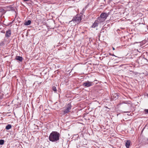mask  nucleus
I'll return each instance as SVG.
<instances>
[{
    "label": "nucleus",
    "instance_id": "nucleus-22",
    "mask_svg": "<svg viewBox=\"0 0 148 148\" xmlns=\"http://www.w3.org/2000/svg\"><path fill=\"white\" fill-rule=\"evenodd\" d=\"M127 112H126V113Z\"/></svg>",
    "mask_w": 148,
    "mask_h": 148
},
{
    "label": "nucleus",
    "instance_id": "nucleus-13",
    "mask_svg": "<svg viewBox=\"0 0 148 148\" xmlns=\"http://www.w3.org/2000/svg\"><path fill=\"white\" fill-rule=\"evenodd\" d=\"M12 127V125H11L8 124V125H7L5 129L6 130H8L10 129Z\"/></svg>",
    "mask_w": 148,
    "mask_h": 148
},
{
    "label": "nucleus",
    "instance_id": "nucleus-5",
    "mask_svg": "<svg viewBox=\"0 0 148 148\" xmlns=\"http://www.w3.org/2000/svg\"><path fill=\"white\" fill-rule=\"evenodd\" d=\"M108 14L106 13H102L100 15V16L103 19L105 20L108 16Z\"/></svg>",
    "mask_w": 148,
    "mask_h": 148
},
{
    "label": "nucleus",
    "instance_id": "nucleus-23",
    "mask_svg": "<svg viewBox=\"0 0 148 148\" xmlns=\"http://www.w3.org/2000/svg\"><path fill=\"white\" fill-rule=\"evenodd\" d=\"M147 140L148 141V138H147Z\"/></svg>",
    "mask_w": 148,
    "mask_h": 148
},
{
    "label": "nucleus",
    "instance_id": "nucleus-20",
    "mask_svg": "<svg viewBox=\"0 0 148 148\" xmlns=\"http://www.w3.org/2000/svg\"><path fill=\"white\" fill-rule=\"evenodd\" d=\"M112 56H114V54L112 55Z\"/></svg>",
    "mask_w": 148,
    "mask_h": 148
},
{
    "label": "nucleus",
    "instance_id": "nucleus-6",
    "mask_svg": "<svg viewBox=\"0 0 148 148\" xmlns=\"http://www.w3.org/2000/svg\"><path fill=\"white\" fill-rule=\"evenodd\" d=\"M11 34V30H8L6 32V34H5V36L7 38H9L10 37Z\"/></svg>",
    "mask_w": 148,
    "mask_h": 148
},
{
    "label": "nucleus",
    "instance_id": "nucleus-7",
    "mask_svg": "<svg viewBox=\"0 0 148 148\" xmlns=\"http://www.w3.org/2000/svg\"><path fill=\"white\" fill-rule=\"evenodd\" d=\"M118 95L117 93H113L111 95V97L113 100H115L117 99Z\"/></svg>",
    "mask_w": 148,
    "mask_h": 148
},
{
    "label": "nucleus",
    "instance_id": "nucleus-3",
    "mask_svg": "<svg viewBox=\"0 0 148 148\" xmlns=\"http://www.w3.org/2000/svg\"><path fill=\"white\" fill-rule=\"evenodd\" d=\"M71 106L70 103H69L66 107L65 109L63 110V114H66L68 113L69 112L70 110L71 109Z\"/></svg>",
    "mask_w": 148,
    "mask_h": 148
},
{
    "label": "nucleus",
    "instance_id": "nucleus-12",
    "mask_svg": "<svg viewBox=\"0 0 148 148\" xmlns=\"http://www.w3.org/2000/svg\"><path fill=\"white\" fill-rule=\"evenodd\" d=\"M31 22L30 20H28L27 21L25 22L24 23V24L25 25H28L31 24Z\"/></svg>",
    "mask_w": 148,
    "mask_h": 148
},
{
    "label": "nucleus",
    "instance_id": "nucleus-18",
    "mask_svg": "<svg viewBox=\"0 0 148 148\" xmlns=\"http://www.w3.org/2000/svg\"><path fill=\"white\" fill-rule=\"evenodd\" d=\"M112 49H113V50H115V48H114V47H112Z\"/></svg>",
    "mask_w": 148,
    "mask_h": 148
},
{
    "label": "nucleus",
    "instance_id": "nucleus-1",
    "mask_svg": "<svg viewBox=\"0 0 148 148\" xmlns=\"http://www.w3.org/2000/svg\"><path fill=\"white\" fill-rule=\"evenodd\" d=\"M60 136L59 133L56 131H53L49 136V139L51 141L56 142L59 140Z\"/></svg>",
    "mask_w": 148,
    "mask_h": 148
},
{
    "label": "nucleus",
    "instance_id": "nucleus-19",
    "mask_svg": "<svg viewBox=\"0 0 148 148\" xmlns=\"http://www.w3.org/2000/svg\"><path fill=\"white\" fill-rule=\"evenodd\" d=\"M24 1H28L29 0H23Z\"/></svg>",
    "mask_w": 148,
    "mask_h": 148
},
{
    "label": "nucleus",
    "instance_id": "nucleus-9",
    "mask_svg": "<svg viewBox=\"0 0 148 148\" xmlns=\"http://www.w3.org/2000/svg\"><path fill=\"white\" fill-rule=\"evenodd\" d=\"M99 23L96 20L94 23H93L91 27L92 28H95V27H97L99 24Z\"/></svg>",
    "mask_w": 148,
    "mask_h": 148
},
{
    "label": "nucleus",
    "instance_id": "nucleus-11",
    "mask_svg": "<svg viewBox=\"0 0 148 148\" xmlns=\"http://www.w3.org/2000/svg\"><path fill=\"white\" fill-rule=\"evenodd\" d=\"M16 59L20 62L22 61L23 58L22 57L17 56L16 57Z\"/></svg>",
    "mask_w": 148,
    "mask_h": 148
},
{
    "label": "nucleus",
    "instance_id": "nucleus-21",
    "mask_svg": "<svg viewBox=\"0 0 148 148\" xmlns=\"http://www.w3.org/2000/svg\"><path fill=\"white\" fill-rule=\"evenodd\" d=\"M109 54L110 55H112V54L110 53H109Z\"/></svg>",
    "mask_w": 148,
    "mask_h": 148
},
{
    "label": "nucleus",
    "instance_id": "nucleus-16",
    "mask_svg": "<svg viewBox=\"0 0 148 148\" xmlns=\"http://www.w3.org/2000/svg\"><path fill=\"white\" fill-rule=\"evenodd\" d=\"M144 111L145 112L148 113V109H145V110Z\"/></svg>",
    "mask_w": 148,
    "mask_h": 148
},
{
    "label": "nucleus",
    "instance_id": "nucleus-4",
    "mask_svg": "<svg viewBox=\"0 0 148 148\" xmlns=\"http://www.w3.org/2000/svg\"><path fill=\"white\" fill-rule=\"evenodd\" d=\"M94 85L92 82L87 81L84 83L83 85L84 86L86 87H89Z\"/></svg>",
    "mask_w": 148,
    "mask_h": 148
},
{
    "label": "nucleus",
    "instance_id": "nucleus-10",
    "mask_svg": "<svg viewBox=\"0 0 148 148\" xmlns=\"http://www.w3.org/2000/svg\"><path fill=\"white\" fill-rule=\"evenodd\" d=\"M130 144V140H127L125 143V146L127 148H129Z\"/></svg>",
    "mask_w": 148,
    "mask_h": 148
},
{
    "label": "nucleus",
    "instance_id": "nucleus-15",
    "mask_svg": "<svg viewBox=\"0 0 148 148\" xmlns=\"http://www.w3.org/2000/svg\"><path fill=\"white\" fill-rule=\"evenodd\" d=\"M52 90L54 91H56V87L55 86H53L52 88Z\"/></svg>",
    "mask_w": 148,
    "mask_h": 148
},
{
    "label": "nucleus",
    "instance_id": "nucleus-2",
    "mask_svg": "<svg viewBox=\"0 0 148 148\" xmlns=\"http://www.w3.org/2000/svg\"><path fill=\"white\" fill-rule=\"evenodd\" d=\"M81 20L82 18L81 16L79 15H77L73 17L72 20L70 22L73 21L78 24L80 23Z\"/></svg>",
    "mask_w": 148,
    "mask_h": 148
},
{
    "label": "nucleus",
    "instance_id": "nucleus-8",
    "mask_svg": "<svg viewBox=\"0 0 148 148\" xmlns=\"http://www.w3.org/2000/svg\"><path fill=\"white\" fill-rule=\"evenodd\" d=\"M96 20L99 24L105 21L100 16L98 17Z\"/></svg>",
    "mask_w": 148,
    "mask_h": 148
},
{
    "label": "nucleus",
    "instance_id": "nucleus-14",
    "mask_svg": "<svg viewBox=\"0 0 148 148\" xmlns=\"http://www.w3.org/2000/svg\"><path fill=\"white\" fill-rule=\"evenodd\" d=\"M4 140H0V145H3L4 143Z\"/></svg>",
    "mask_w": 148,
    "mask_h": 148
},
{
    "label": "nucleus",
    "instance_id": "nucleus-17",
    "mask_svg": "<svg viewBox=\"0 0 148 148\" xmlns=\"http://www.w3.org/2000/svg\"><path fill=\"white\" fill-rule=\"evenodd\" d=\"M3 11H5V10L4 9H2V8L0 9V12H2Z\"/></svg>",
    "mask_w": 148,
    "mask_h": 148
}]
</instances>
